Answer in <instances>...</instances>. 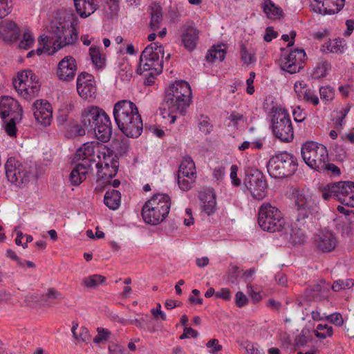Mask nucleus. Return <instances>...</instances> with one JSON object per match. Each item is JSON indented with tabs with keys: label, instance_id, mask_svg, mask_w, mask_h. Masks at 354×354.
<instances>
[{
	"label": "nucleus",
	"instance_id": "obj_1",
	"mask_svg": "<svg viewBox=\"0 0 354 354\" xmlns=\"http://www.w3.org/2000/svg\"><path fill=\"white\" fill-rule=\"evenodd\" d=\"M192 102V90L189 84L183 80L176 81L165 91V95L160 108L161 113L167 111L168 116L171 117L170 123H174L176 115H185Z\"/></svg>",
	"mask_w": 354,
	"mask_h": 354
},
{
	"label": "nucleus",
	"instance_id": "obj_2",
	"mask_svg": "<svg viewBox=\"0 0 354 354\" xmlns=\"http://www.w3.org/2000/svg\"><path fill=\"white\" fill-rule=\"evenodd\" d=\"M115 122L121 132L128 138H138L143 130V123L137 106L130 100L118 101L113 107Z\"/></svg>",
	"mask_w": 354,
	"mask_h": 354
},
{
	"label": "nucleus",
	"instance_id": "obj_3",
	"mask_svg": "<svg viewBox=\"0 0 354 354\" xmlns=\"http://www.w3.org/2000/svg\"><path fill=\"white\" fill-rule=\"evenodd\" d=\"M81 123L88 133H94L97 140L106 142L111 138V120L105 111L94 106L86 108L82 113Z\"/></svg>",
	"mask_w": 354,
	"mask_h": 354
},
{
	"label": "nucleus",
	"instance_id": "obj_4",
	"mask_svg": "<svg viewBox=\"0 0 354 354\" xmlns=\"http://www.w3.org/2000/svg\"><path fill=\"white\" fill-rule=\"evenodd\" d=\"M293 194L296 212L294 225L299 228H308L310 225L313 224L319 213L318 203L313 195L304 189L297 190Z\"/></svg>",
	"mask_w": 354,
	"mask_h": 354
},
{
	"label": "nucleus",
	"instance_id": "obj_5",
	"mask_svg": "<svg viewBox=\"0 0 354 354\" xmlns=\"http://www.w3.org/2000/svg\"><path fill=\"white\" fill-rule=\"evenodd\" d=\"M171 207V198L166 194H154L142 208L144 221L150 225H158L168 216Z\"/></svg>",
	"mask_w": 354,
	"mask_h": 354
},
{
	"label": "nucleus",
	"instance_id": "obj_6",
	"mask_svg": "<svg viewBox=\"0 0 354 354\" xmlns=\"http://www.w3.org/2000/svg\"><path fill=\"white\" fill-rule=\"evenodd\" d=\"M164 46L153 42L148 45L142 52L137 73L142 74L145 71H151V76L159 75L163 69Z\"/></svg>",
	"mask_w": 354,
	"mask_h": 354
},
{
	"label": "nucleus",
	"instance_id": "obj_7",
	"mask_svg": "<svg viewBox=\"0 0 354 354\" xmlns=\"http://www.w3.org/2000/svg\"><path fill=\"white\" fill-rule=\"evenodd\" d=\"M266 166L268 172L272 178H287L297 171L298 161L292 153L286 151H279L270 157Z\"/></svg>",
	"mask_w": 354,
	"mask_h": 354
},
{
	"label": "nucleus",
	"instance_id": "obj_8",
	"mask_svg": "<svg viewBox=\"0 0 354 354\" xmlns=\"http://www.w3.org/2000/svg\"><path fill=\"white\" fill-rule=\"evenodd\" d=\"M257 221L263 230L270 232L281 231L286 223L281 212L268 203H263L259 207Z\"/></svg>",
	"mask_w": 354,
	"mask_h": 354
},
{
	"label": "nucleus",
	"instance_id": "obj_9",
	"mask_svg": "<svg viewBox=\"0 0 354 354\" xmlns=\"http://www.w3.org/2000/svg\"><path fill=\"white\" fill-rule=\"evenodd\" d=\"M322 196L324 200L334 198L346 206L354 207V183L340 181L328 184L322 190Z\"/></svg>",
	"mask_w": 354,
	"mask_h": 354
},
{
	"label": "nucleus",
	"instance_id": "obj_10",
	"mask_svg": "<svg viewBox=\"0 0 354 354\" xmlns=\"http://www.w3.org/2000/svg\"><path fill=\"white\" fill-rule=\"evenodd\" d=\"M301 154L304 162L317 171L322 168L323 162L328 159L326 147L314 141H306L304 143L301 148Z\"/></svg>",
	"mask_w": 354,
	"mask_h": 354
},
{
	"label": "nucleus",
	"instance_id": "obj_11",
	"mask_svg": "<svg viewBox=\"0 0 354 354\" xmlns=\"http://www.w3.org/2000/svg\"><path fill=\"white\" fill-rule=\"evenodd\" d=\"M272 130L274 136L283 142H290L294 139V129L289 114L281 110L272 117Z\"/></svg>",
	"mask_w": 354,
	"mask_h": 354
},
{
	"label": "nucleus",
	"instance_id": "obj_12",
	"mask_svg": "<svg viewBox=\"0 0 354 354\" xmlns=\"http://www.w3.org/2000/svg\"><path fill=\"white\" fill-rule=\"evenodd\" d=\"M8 180L17 186L26 184L30 180V171L28 167L18 161L15 158H9L5 165Z\"/></svg>",
	"mask_w": 354,
	"mask_h": 354
},
{
	"label": "nucleus",
	"instance_id": "obj_13",
	"mask_svg": "<svg viewBox=\"0 0 354 354\" xmlns=\"http://www.w3.org/2000/svg\"><path fill=\"white\" fill-rule=\"evenodd\" d=\"M243 183L254 198L261 200L266 196V180L263 173L259 169L248 171Z\"/></svg>",
	"mask_w": 354,
	"mask_h": 354
},
{
	"label": "nucleus",
	"instance_id": "obj_14",
	"mask_svg": "<svg viewBox=\"0 0 354 354\" xmlns=\"http://www.w3.org/2000/svg\"><path fill=\"white\" fill-rule=\"evenodd\" d=\"M306 56L304 49L295 48L281 59V68L290 74L298 73L304 67Z\"/></svg>",
	"mask_w": 354,
	"mask_h": 354
},
{
	"label": "nucleus",
	"instance_id": "obj_15",
	"mask_svg": "<svg viewBox=\"0 0 354 354\" xmlns=\"http://www.w3.org/2000/svg\"><path fill=\"white\" fill-rule=\"evenodd\" d=\"M77 91L83 99L95 98L97 88L93 75L86 72L81 73L77 78Z\"/></svg>",
	"mask_w": 354,
	"mask_h": 354
},
{
	"label": "nucleus",
	"instance_id": "obj_16",
	"mask_svg": "<svg viewBox=\"0 0 354 354\" xmlns=\"http://www.w3.org/2000/svg\"><path fill=\"white\" fill-rule=\"evenodd\" d=\"M345 0H310L313 11L322 15L339 12L344 6Z\"/></svg>",
	"mask_w": 354,
	"mask_h": 354
},
{
	"label": "nucleus",
	"instance_id": "obj_17",
	"mask_svg": "<svg viewBox=\"0 0 354 354\" xmlns=\"http://www.w3.org/2000/svg\"><path fill=\"white\" fill-rule=\"evenodd\" d=\"M47 35L39 36V41L44 42V48L48 46V43L53 44V50L55 47H57L59 41L64 40V24H49L46 26Z\"/></svg>",
	"mask_w": 354,
	"mask_h": 354
},
{
	"label": "nucleus",
	"instance_id": "obj_18",
	"mask_svg": "<svg viewBox=\"0 0 354 354\" xmlns=\"http://www.w3.org/2000/svg\"><path fill=\"white\" fill-rule=\"evenodd\" d=\"M77 69L75 59L72 56H66L58 64L57 75L59 80L71 82L74 79Z\"/></svg>",
	"mask_w": 354,
	"mask_h": 354
},
{
	"label": "nucleus",
	"instance_id": "obj_19",
	"mask_svg": "<svg viewBox=\"0 0 354 354\" xmlns=\"http://www.w3.org/2000/svg\"><path fill=\"white\" fill-rule=\"evenodd\" d=\"M32 111L35 120L43 124L48 126L53 118V111L50 103L45 100H36L32 104Z\"/></svg>",
	"mask_w": 354,
	"mask_h": 354
},
{
	"label": "nucleus",
	"instance_id": "obj_20",
	"mask_svg": "<svg viewBox=\"0 0 354 354\" xmlns=\"http://www.w3.org/2000/svg\"><path fill=\"white\" fill-rule=\"evenodd\" d=\"M22 108L10 97H3L0 100V117L3 123L8 117L19 116V120L22 118Z\"/></svg>",
	"mask_w": 354,
	"mask_h": 354
},
{
	"label": "nucleus",
	"instance_id": "obj_21",
	"mask_svg": "<svg viewBox=\"0 0 354 354\" xmlns=\"http://www.w3.org/2000/svg\"><path fill=\"white\" fill-rule=\"evenodd\" d=\"M337 239L330 231H322L315 236L316 248L322 252H330L337 245Z\"/></svg>",
	"mask_w": 354,
	"mask_h": 354
},
{
	"label": "nucleus",
	"instance_id": "obj_22",
	"mask_svg": "<svg viewBox=\"0 0 354 354\" xmlns=\"http://www.w3.org/2000/svg\"><path fill=\"white\" fill-rule=\"evenodd\" d=\"M73 162L75 165L69 175V180L73 186H78L86 179L91 167H90V162L86 160L84 162Z\"/></svg>",
	"mask_w": 354,
	"mask_h": 354
},
{
	"label": "nucleus",
	"instance_id": "obj_23",
	"mask_svg": "<svg viewBox=\"0 0 354 354\" xmlns=\"http://www.w3.org/2000/svg\"><path fill=\"white\" fill-rule=\"evenodd\" d=\"M77 13L82 19L93 14L99 8L100 0H73Z\"/></svg>",
	"mask_w": 354,
	"mask_h": 354
},
{
	"label": "nucleus",
	"instance_id": "obj_24",
	"mask_svg": "<svg viewBox=\"0 0 354 354\" xmlns=\"http://www.w3.org/2000/svg\"><path fill=\"white\" fill-rule=\"evenodd\" d=\"M199 31L192 26H188L181 35V41L183 46L189 52H192L198 41Z\"/></svg>",
	"mask_w": 354,
	"mask_h": 354
},
{
	"label": "nucleus",
	"instance_id": "obj_25",
	"mask_svg": "<svg viewBox=\"0 0 354 354\" xmlns=\"http://www.w3.org/2000/svg\"><path fill=\"white\" fill-rule=\"evenodd\" d=\"M94 153L95 143L86 142L76 151L73 162H84L86 160L90 162V167H91L92 162H95Z\"/></svg>",
	"mask_w": 354,
	"mask_h": 354
},
{
	"label": "nucleus",
	"instance_id": "obj_26",
	"mask_svg": "<svg viewBox=\"0 0 354 354\" xmlns=\"http://www.w3.org/2000/svg\"><path fill=\"white\" fill-rule=\"evenodd\" d=\"M77 25V24H64V40L59 41L57 47H55V51H57L66 46L73 45L77 41L78 38Z\"/></svg>",
	"mask_w": 354,
	"mask_h": 354
},
{
	"label": "nucleus",
	"instance_id": "obj_27",
	"mask_svg": "<svg viewBox=\"0 0 354 354\" xmlns=\"http://www.w3.org/2000/svg\"><path fill=\"white\" fill-rule=\"evenodd\" d=\"M20 35L21 31L17 24H0V36L5 41H16Z\"/></svg>",
	"mask_w": 354,
	"mask_h": 354
},
{
	"label": "nucleus",
	"instance_id": "obj_28",
	"mask_svg": "<svg viewBox=\"0 0 354 354\" xmlns=\"http://www.w3.org/2000/svg\"><path fill=\"white\" fill-rule=\"evenodd\" d=\"M202 203V210L208 216L213 214L216 211V201L215 195L211 192H204L200 194Z\"/></svg>",
	"mask_w": 354,
	"mask_h": 354
},
{
	"label": "nucleus",
	"instance_id": "obj_29",
	"mask_svg": "<svg viewBox=\"0 0 354 354\" xmlns=\"http://www.w3.org/2000/svg\"><path fill=\"white\" fill-rule=\"evenodd\" d=\"M263 9L266 16L270 19H281L283 17V10L279 6L275 5L271 0L264 1Z\"/></svg>",
	"mask_w": 354,
	"mask_h": 354
},
{
	"label": "nucleus",
	"instance_id": "obj_30",
	"mask_svg": "<svg viewBox=\"0 0 354 354\" xmlns=\"http://www.w3.org/2000/svg\"><path fill=\"white\" fill-rule=\"evenodd\" d=\"M121 194L120 192L115 189L106 191L104 197V204L111 209H117L120 205Z\"/></svg>",
	"mask_w": 354,
	"mask_h": 354
},
{
	"label": "nucleus",
	"instance_id": "obj_31",
	"mask_svg": "<svg viewBox=\"0 0 354 354\" xmlns=\"http://www.w3.org/2000/svg\"><path fill=\"white\" fill-rule=\"evenodd\" d=\"M89 55L95 68L102 69L105 67L106 56L101 53L98 46H91L89 48Z\"/></svg>",
	"mask_w": 354,
	"mask_h": 354
},
{
	"label": "nucleus",
	"instance_id": "obj_32",
	"mask_svg": "<svg viewBox=\"0 0 354 354\" xmlns=\"http://www.w3.org/2000/svg\"><path fill=\"white\" fill-rule=\"evenodd\" d=\"M120 6L118 0H108L104 8V17L107 20H118Z\"/></svg>",
	"mask_w": 354,
	"mask_h": 354
},
{
	"label": "nucleus",
	"instance_id": "obj_33",
	"mask_svg": "<svg viewBox=\"0 0 354 354\" xmlns=\"http://www.w3.org/2000/svg\"><path fill=\"white\" fill-rule=\"evenodd\" d=\"M195 174V164L192 158L190 156L185 157L180 165L178 174L191 178Z\"/></svg>",
	"mask_w": 354,
	"mask_h": 354
},
{
	"label": "nucleus",
	"instance_id": "obj_34",
	"mask_svg": "<svg viewBox=\"0 0 354 354\" xmlns=\"http://www.w3.org/2000/svg\"><path fill=\"white\" fill-rule=\"evenodd\" d=\"M106 152L102 153V158H101V156H98L100 161L96 165L97 168H100L102 165L113 167L115 163L117 165V167H119L118 155L115 154L113 151L109 149H106Z\"/></svg>",
	"mask_w": 354,
	"mask_h": 354
},
{
	"label": "nucleus",
	"instance_id": "obj_35",
	"mask_svg": "<svg viewBox=\"0 0 354 354\" xmlns=\"http://www.w3.org/2000/svg\"><path fill=\"white\" fill-rule=\"evenodd\" d=\"M53 18L57 22H75L77 20V17L73 10L64 8L55 11Z\"/></svg>",
	"mask_w": 354,
	"mask_h": 354
},
{
	"label": "nucleus",
	"instance_id": "obj_36",
	"mask_svg": "<svg viewBox=\"0 0 354 354\" xmlns=\"http://www.w3.org/2000/svg\"><path fill=\"white\" fill-rule=\"evenodd\" d=\"M344 40L341 38H337L333 41H328L321 46V50L324 53H343Z\"/></svg>",
	"mask_w": 354,
	"mask_h": 354
},
{
	"label": "nucleus",
	"instance_id": "obj_37",
	"mask_svg": "<svg viewBox=\"0 0 354 354\" xmlns=\"http://www.w3.org/2000/svg\"><path fill=\"white\" fill-rule=\"evenodd\" d=\"M225 54L226 51L223 48V46L218 45L207 51L205 59L209 62H214L216 60L222 62L225 57Z\"/></svg>",
	"mask_w": 354,
	"mask_h": 354
},
{
	"label": "nucleus",
	"instance_id": "obj_38",
	"mask_svg": "<svg viewBox=\"0 0 354 354\" xmlns=\"http://www.w3.org/2000/svg\"><path fill=\"white\" fill-rule=\"evenodd\" d=\"M147 13L151 19L150 22H160L162 19V7L156 2H152L148 6Z\"/></svg>",
	"mask_w": 354,
	"mask_h": 354
},
{
	"label": "nucleus",
	"instance_id": "obj_39",
	"mask_svg": "<svg viewBox=\"0 0 354 354\" xmlns=\"http://www.w3.org/2000/svg\"><path fill=\"white\" fill-rule=\"evenodd\" d=\"M118 167L115 164L113 167L103 166L97 168V177L98 180H104L106 178H112L118 173Z\"/></svg>",
	"mask_w": 354,
	"mask_h": 354
},
{
	"label": "nucleus",
	"instance_id": "obj_40",
	"mask_svg": "<svg viewBox=\"0 0 354 354\" xmlns=\"http://www.w3.org/2000/svg\"><path fill=\"white\" fill-rule=\"evenodd\" d=\"M304 227H297L294 224L290 233V241L294 244H304L306 241V236L304 232Z\"/></svg>",
	"mask_w": 354,
	"mask_h": 354
},
{
	"label": "nucleus",
	"instance_id": "obj_41",
	"mask_svg": "<svg viewBox=\"0 0 354 354\" xmlns=\"http://www.w3.org/2000/svg\"><path fill=\"white\" fill-rule=\"evenodd\" d=\"M331 70V64L326 60H322L317 63L313 71V75L315 78L325 77L328 71Z\"/></svg>",
	"mask_w": 354,
	"mask_h": 354
},
{
	"label": "nucleus",
	"instance_id": "obj_42",
	"mask_svg": "<svg viewBox=\"0 0 354 354\" xmlns=\"http://www.w3.org/2000/svg\"><path fill=\"white\" fill-rule=\"evenodd\" d=\"M106 281V277L100 274H93L83 279L84 286L90 288H95Z\"/></svg>",
	"mask_w": 354,
	"mask_h": 354
},
{
	"label": "nucleus",
	"instance_id": "obj_43",
	"mask_svg": "<svg viewBox=\"0 0 354 354\" xmlns=\"http://www.w3.org/2000/svg\"><path fill=\"white\" fill-rule=\"evenodd\" d=\"M333 328L327 324H319L317 326V330H314L315 335L319 339H325L333 335Z\"/></svg>",
	"mask_w": 354,
	"mask_h": 354
},
{
	"label": "nucleus",
	"instance_id": "obj_44",
	"mask_svg": "<svg viewBox=\"0 0 354 354\" xmlns=\"http://www.w3.org/2000/svg\"><path fill=\"white\" fill-rule=\"evenodd\" d=\"M318 172H322L334 176H338L341 174L339 168L333 163L330 162L328 159V161L323 162L322 168H320Z\"/></svg>",
	"mask_w": 354,
	"mask_h": 354
},
{
	"label": "nucleus",
	"instance_id": "obj_45",
	"mask_svg": "<svg viewBox=\"0 0 354 354\" xmlns=\"http://www.w3.org/2000/svg\"><path fill=\"white\" fill-rule=\"evenodd\" d=\"M77 326H78L77 324H75L73 323V326L72 330H71L73 337L79 341L87 342L90 338V335H89L88 329L86 327L82 326L80 328L79 333H77L76 332Z\"/></svg>",
	"mask_w": 354,
	"mask_h": 354
},
{
	"label": "nucleus",
	"instance_id": "obj_46",
	"mask_svg": "<svg viewBox=\"0 0 354 354\" xmlns=\"http://www.w3.org/2000/svg\"><path fill=\"white\" fill-rule=\"evenodd\" d=\"M40 90V84L35 82V84H28L26 91L23 93V97L26 100H30L35 97Z\"/></svg>",
	"mask_w": 354,
	"mask_h": 354
},
{
	"label": "nucleus",
	"instance_id": "obj_47",
	"mask_svg": "<svg viewBox=\"0 0 354 354\" xmlns=\"http://www.w3.org/2000/svg\"><path fill=\"white\" fill-rule=\"evenodd\" d=\"M240 54L241 60L246 65H249L255 61L254 53L248 51L245 44H241L240 46Z\"/></svg>",
	"mask_w": 354,
	"mask_h": 354
},
{
	"label": "nucleus",
	"instance_id": "obj_48",
	"mask_svg": "<svg viewBox=\"0 0 354 354\" xmlns=\"http://www.w3.org/2000/svg\"><path fill=\"white\" fill-rule=\"evenodd\" d=\"M354 286V281L351 279H347L346 280H337L335 281L333 286L332 289L335 292L339 291L340 290H345L347 288H350Z\"/></svg>",
	"mask_w": 354,
	"mask_h": 354
},
{
	"label": "nucleus",
	"instance_id": "obj_49",
	"mask_svg": "<svg viewBox=\"0 0 354 354\" xmlns=\"http://www.w3.org/2000/svg\"><path fill=\"white\" fill-rule=\"evenodd\" d=\"M299 100H304L307 102H310L314 106H317L319 103L318 96L309 88L305 90L304 95L300 97Z\"/></svg>",
	"mask_w": 354,
	"mask_h": 354
},
{
	"label": "nucleus",
	"instance_id": "obj_50",
	"mask_svg": "<svg viewBox=\"0 0 354 354\" xmlns=\"http://www.w3.org/2000/svg\"><path fill=\"white\" fill-rule=\"evenodd\" d=\"M19 120V116L15 115L10 118L9 121L5 124V131L10 136H16L17 127L16 122Z\"/></svg>",
	"mask_w": 354,
	"mask_h": 354
},
{
	"label": "nucleus",
	"instance_id": "obj_51",
	"mask_svg": "<svg viewBox=\"0 0 354 354\" xmlns=\"http://www.w3.org/2000/svg\"><path fill=\"white\" fill-rule=\"evenodd\" d=\"M241 346L245 348L248 354H265L264 351L259 348L257 344L245 341L241 343Z\"/></svg>",
	"mask_w": 354,
	"mask_h": 354
},
{
	"label": "nucleus",
	"instance_id": "obj_52",
	"mask_svg": "<svg viewBox=\"0 0 354 354\" xmlns=\"http://www.w3.org/2000/svg\"><path fill=\"white\" fill-rule=\"evenodd\" d=\"M319 95L322 100L330 102L334 98V89L330 86H322L319 88Z\"/></svg>",
	"mask_w": 354,
	"mask_h": 354
},
{
	"label": "nucleus",
	"instance_id": "obj_53",
	"mask_svg": "<svg viewBox=\"0 0 354 354\" xmlns=\"http://www.w3.org/2000/svg\"><path fill=\"white\" fill-rule=\"evenodd\" d=\"M34 42V37L29 31H25L23 35V39L19 43V47L24 49L30 48Z\"/></svg>",
	"mask_w": 354,
	"mask_h": 354
},
{
	"label": "nucleus",
	"instance_id": "obj_54",
	"mask_svg": "<svg viewBox=\"0 0 354 354\" xmlns=\"http://www.w3.org/2000/svg\"><path fill=\"white\" fill-rule=\"evenodd\" d=\"M97 335L93 339V342L100 344L103 341H106L109 338L110 332L107 329L103 328H97Z\"/></svg>",
	"mask_w": 354,
	"mask_h": 354
},
{
	"label": "nucleus",
	"instance_id": "obj_55",
	"mask_svg": "<svg viewBox=\"0 0 354 354\" xmlns=\"http://www.w3.org/2000/svg\"><path fill=\"white\" fill-rule=\"evenodd\" d=\"M12 6L11 1H9V0H0V19L8 15Z\"/></svg>",
	"mask_w": 354,
	"mask_h": 354
},
{
	"label": "nucleus",
	"instance_id": "obj_56",
	"mask_svg": "<svg viewBox=\"0 0 354 354\" xmlns=\"http://www.w3.org/2000/svg\"><path fill=\"white\" fill-rule=\"evenodd\" d=\"M61 293L57 291L54 288H51L48 289V292L46 295H43L41 297V301L43 302H46L48 299H62Z\"/></svg>",
	"mask_w": 354,
	"mask_h": 354
},
{
	"label": "nucleus",
	"instance_id": "obj_57",
	"mask_svg": "<svg viewBox=\"0 0 354 354\" xmlns=\"http://www.w3.org/2000/svg\"><path fill=\"white\" fill-rule=\"evenodd\" d=\"M326 319L331 324H335L337 326H342L344 324L343 318L342 315L338 313L331 314L326 317Z\"/></svg>",
	"mask_w": 354,
	"mask_h": 354
},
{
	"label": "nucleus",
	"instance_id": "obj_58",
	"mask_svg": "<svg viewBox=\"0 0 354 354\" xmlns=\"http://www.w3.org/2000/svg\"><path fill=\"white\" fill-rule=\"evenodd\" d=\"M307 333H308V330L305 331L303 330L301 333L295 337V346H304L308 343L309 339L306 336Z\"/></svg>",
	"mask_w": 354,
	"mask_h": 354
},
{
	"label": "nucleus",
	"instance_id": "obj_59",
	"mask_svg": "<svg viewBox=\"0 0 354 354\" xmlns=\"http://www.w3.org/2000/svg\"><path fill=\"white\" fill-rule=\"evenodd\" d=\"M248 303V297L241 291L236 293L235 304L237 307L242 308Z\"/></svg>",
	"mask_w": 354,
	"mask_h": 354
},
{
	"label": "nucleus",
	"instance_id": "obj_60",
	"mask_svg": "<svg viewBox=\"0 0 354 354\" xmlns=\"http://www.w3.org/2000/svg\"><path fill=\"white\" fill-rule=\"evenodd\" d=\"M69 132L71 136L74 137L82 136L86 133L84 128H83L82 125L79 124H75L72 125Z\"/></svg>",
	"mask_w": 354,
	"mask_h": 354
},
{
	"label": "nucleus",
	"instance_id": "obj_61",
	"mask_svg": "<svg viewBox=\"0 0 354 354\" xmlns=\"http://www.w3.org/2000/svg\"><path fill=\"white\" fill-rule=\"evenodd\" d=\"M308 85L304 81H297L294 86V90L297 95L298 98L304 95L306 89H308Z\"/></svg>",
	"mask_w": 354,
	"mask_h": 354
},
{
	"label": "nucleus",
	"instance_id": "obj_62",
	"mask_svg": "<svg viewBox=\"0 0 354 354\" xmlns=\"http://www.w3.org/2000/svg\"><path fill=\"white\" fill-rule=\"evenodd\" d=\"M13 86L16 91L23 97V93H24L28 86L27 82H23V80H13Z\"/></svg>",
	"mask_w": 354,
	"mask_h": 354
},
{
	"label": "nucleus",
	"instance_id": "obj_63",
	"mask_svg": "<svg viewBox=\"0 0 354 354\" xmlns=\"http://www.w3.org/2000/svg\"><path fill=\"white\" fill-rule=\"evenodd\" d=\"M238 166L236 165H232L230 168V178L232 180V183L234 186H239L241 185V180L237 177L238 172Z\"/></svg>",
	"mask_w": 354,
	"mask_h": 354
},
{
	"label": "nucleus",
	"instance_id": "obj_64",
	"mask_svg": "<svg viewBox=\"0 0 354 354\" xmlns=\"http://www.w3.org/2000/svg\"><path fill=\"white\" fill-rule=\"evenodd\" d=\"M198 127L200 131L206 135L209 133L212 129V126L209 124L207 118L199 122Z\"/></svg>",
	"mask_w": 354,
	"mask_h": 354
}]
</instances>
